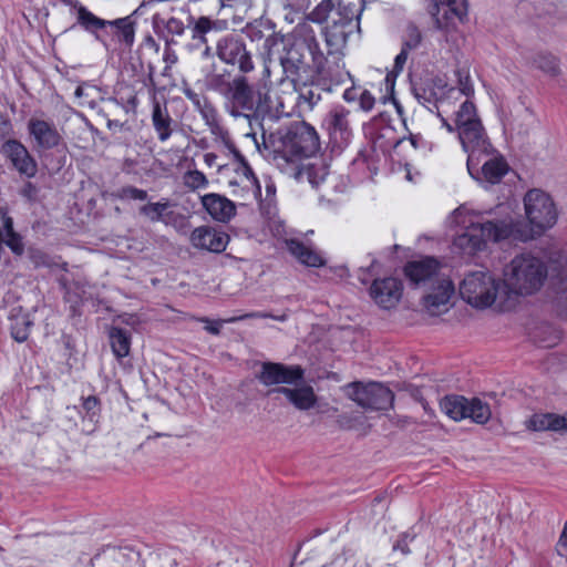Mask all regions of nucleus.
<instances>
[{
    "label": "nucleus",
    "mask_w": 567,
    "mask_h": 567,
    "mask_svg": "<svg viewBox=\"0 0 567 567\" xmlns=\"http://www.w3.org/2000/svg\"><path fill=\"white\" fill-rule=\"evenodd\" d=\"M207 90L224 100L225 110L235 118H265L271 114L270 90L266 83L250 82L248 75H234L228 71H217L213 64L205 73Z\"/></svg>",
    "instance_id": "obj_1"
},
{
    "label": "nucleus",
    "mask_w": 567,
    "mask_h": 567,
    "mask_svg": "<svg viewBox=\"0 0 567 567\" xmlns=\"http://www.w3.org/2000/svg\"><path fill=\"white\" fill-rule=\"evenodd\" d=\"M262 140L264 148L257 143L258 150L282 172L297 171L298 162L316 155L321 145L316 128L305 121L291 122L268 138L264 134Z\"/></svg>",
    "instance_id": "obj_2"
},
{
    "label": "nucleus",
    "mask_w": 567,
    "mask_h": 567,
    "mask_svg": "<svg viewBox=\"0 0 567 567\" xmlns=\"http://www.w3.org/2000/svg\"><path fill=\"white\" fill-rule=\"evenodd\" d=\"M547 287L555 296L567 290V255L549 237L546 245L534 243V293ZM557 312L567 319V295L557 297Z\"/></svg>",
    "instance_id": "obj_3"
},
{
    "label": "nucleus",
    "mask_w": 567,
    "mask_h": 567,
    "mask_svg": "<svg viewBox=\"0 0 567 567\" xmlns=\"http://www.w3.org/2000/svg\"><path fill=\"white\" fill-rule=\"evenodd\" d=\"M487 239L495 243H527L532 240V226L520 220H487L457 235L453 240V250L464 257H473L486 248Z\"/></svg>",
    "instance_id": "obj_4"
},
{
    "label": "nucleus",
    "mask_w": 567,
    "mask_h": 567,
    "mask_svg": "<svg viewBox=\"0 0 567 567\" xmlns=\"http://www.w3.org/2000/svg\"><path fill=\"white\" fill-rule=\"evenodd\" d=\"M27 130L42 164L49 171L59 172L65 164L68 145L54 123L31 117Z\"/></svg>",
    "instance_id": "obj_5"
},
{
    "label": "nucleus",
    "mask_w": 567,
    "mask_h": 567,
    "mask_svg": "<svg viewBox=\"0 0 567 567\" xmlns=\"http://www.w3.org/2000/svg\"><path fill=\"white\" fill-rule=\"evenodd\" d=\"M216 58L224 64L217 71L234 75H249L256 70V55L243 34L230 32L216 40Z\"/></svg>",
    "instance_id": "obj_6"
},
{
    "label": "nucleus",
    "mask_w": 567,
    "mask_h": 567,
    "mask_svg": "<svg viewBox=\"0 0 567 567\" xmlns=\"http://www.w3.org/2000/svg\"><path fill=\"white\" fill-rule=\"evenodd\" d=\"M501 281L503 311L513 310L520 297L532 295V251H525L504 268Z\"/></svg>",
    "instance_id": "obj_7"
},
{
    "label": "nucleus",
    "mask_w": 567,
    "mask_h": 567,
    "mask_svg": "<svg viewBox=\"0 0 567 567\" xmlns=\"http://www.w3.org/2000/svg\"><path fill=\"white\" fill-rule=\"evenodd\" d=\"M455 127L467 156H484L494 151L472 101L466 100L460 105L455 116Z\"/></svg>",
    "instance_id": "obj_8"
},
{
    "label": "nucleus",
    "mask_w": 567,
    "mask_h": 567,
    "mask_svg": "<svg viewBox=\"0 0 567 567\" xmlns=\"http://www.w3.org/2000/svg\"><path fill=\"white\" fill-rule=\"evenodd\" d=\"M306 52L311 55L312 65L315 58L321 52L315 31L307 23L297 27L293 41L288 47L285 45V54L279 58L286 78L292 82L299 79L301 70L307 66Z\"/></svg>",
    "instance_id": "obj_9"
},
{
    "label": "nucleus",
    "mask_w": 567,
    "mask_h": 567,
    "mask_svg": "<svg viewBox=\"0 0 567 567\" xmlns=\"http://www.w3.org/2000/svg\"><path fill=\"white\" fill-rule=\"evenodd\" d=\"M462 299L477 309H485L495 305L503 311L501 281L488 271H474L465 276L460 285Z\"/></svg>",
    "instance_id": "obj_10"
},
{
    "label": "nucleus",
    "mask_w": 567,
    "mask_h": 567,
    "mask_svg": "<svg viewBox=\"0 0 567 567\" xmlns=\"http://www.w3.org/2000/svg\"><path fill=\"white\" fill-rule=\"evenodd\" d=\"M351 111L342 104H333L323 115L321 128L328 136V145L334 154L342 153L354 137Z\"/></svg>",
    "instance_id": "obj_11"
},
{
    "label": "nucleus",
    "mask_w": 567,
    "mask_h": 567,
    "mask_svg": "<svg viewBox=\"0 0 567 567\" xmlns=\"http://www.w3.org/2000/svg\"><path fill=\"white\" fill-rule=\"evenodd\" d=\"M468 174L484 188L497 185L509 172V165L505 157L494 147L491 154L484 156H467Z\"/></svg>",
    "instance_id": "obj_12"
},
{
    "label": "nucleus",
    "mask_w": 567,
    "mask_h": 567,
    "mask_svg": "<svg viewBox=\"0 0 567 567\" xmlns=\"http://www.w3.org/2000/svg\"><path fill=\"white\" fill-rule=\"evenodd\" d=\"M440 406L454 421L468 417L477 424H484L491 417L489 405L477 398L470 400L463 395L450 394L441 400Z\"/></svg>",
    "instance_id": "obj_13"
},
{
    "label": "nucleus",
    "mask_w": 567,
    "mask_h": 567,
    "mask_svg": "<svg viewBox=\"0 0 567 567\" xmlns=\"http://www.w3.org/2000/svg\"><path fill=\"white\" fill-rule=\"evenodd\" d=\"M348 386L351 389L349 398L364 410L385 411L393 406L394 393L380 382L355 381Z\"/></svg>",
    "instance_id": "obj_14"
},
{
    "label": "nucleus",
    "mask_w": 567,
    "mask_h": 567,
    "mask_svg": "<svg viewBox=\"0 0 567 567\" xmlns=\"http://www.w3.org/2000/svg\"><path fill=\"white\" fill-rule=\"evenodd\" d=\"M187 28L190 31L192 39L197 44L204 45L200 53L203 60L216 58V45H209V35L223 33L229 30V21L213 16L188 17Z\"/></svg>",
    "instance_id": "obj_15"
},
{
    "label": "nucleus",
    "mask_w": 567,
    "mask_h": 567,
    "mask_svg": "<svg viewBox=\"0 0 567 567\" xmlns=\"http://www.w3.org/2000/svg\"><path fill=\"white\" fill-rule=\"evenodd\" d=\"M312 76L324 93H332L347 79L352 80L351 73L346 70L344 61L327 56L322 50L315 58Z\"/></svg>",
    "instance_id": "obj_16"
},
{
    "label": "nucleus",
    "mask_w": 567,
    "mask_h": 567,
    "mask_svg": "<svg viewBox=\"0 0 567 567\" xmlns=\"http://www.w3.org/2000/svg\"><path fill=\"white\" fill-rule=\"evenodd\" d=\"M559 209L550 194L534 188V241L558 221Z\"/></svg>",
    "instance_id": "obj_17"
},
{
    "label": "nucleus",
    "mask_w": 567,
    "mask_h": 567,
    "mask_svg": "<svg viewBox=\"0 0 567 567\" xmlns=\"http://www.w3.org/2000/svg\"><path fill=\"white\" fill-rule=\"evenodd\" d=\"M354 28L352 18H342L334 20L332 24L324 28L323 35L327 48L324 55L331 56L337 60L344 59V49L348 43V39Z\"/></svg>",
    "instance_id": "obj_18"
},
{
    "label": "nucleus",
    "mask_w": 567,
    "mask_h": 567,
    "mask_svg": "<svg viewBox=\"0 0 567 567\" xmlns=\"http://www.w3.org/2000/svg\"><path fill=\"white\" fill-rule=\"evenodd\" d=\"M0 152L21 176L33 178L37 175L38 163L19 140H7L1 145Z\"/></svg>",
    "instance_id": "obj_19"
},
{
    "label": "nucleus",
    "mask_w": 567,
    "mask_h": 567,
    "mask_svg": "<svg viewBox=\"0 0 567 567\" xmlns=\"http://www.w3.org/2000/svg\"><path fill=\"white\" fill-rule=\"evenodd\" d=\"M189 240L196 249L220 254L226 249L229 236L212 226H199L192 231Z\"/></svg>",
    "instance_id": "obj_20"
},
{
    "label": "nucleus",
    "mask_w": 567,
    "mask_h": 567,
    "mask_svg": "<svg viewBox=\"0 0 567 567\" xmlns=\"http://www.w3.org/2000/svg\"><path fill=\"white\" fill-rule=\"evenodd\" d=\"M402 281L395 277L375 279L370 287L371 298L382 308L390 309L401 299Z\"/></svg>",
    "instance_id": "obj_21"
},
{
    "label": "nucleus",
    "mask_w": 567,
    "mask_h": 567,
    "mask_svg": "<svg viewBox=\"0 0 567 567\" xmlns=\"http://www.w3.org/2000/svg\"><path fill=\"white\" fill-rule=\"evenodd\" d=\"M427 10L440 30L446 29L453 18L466 14V0H429Z\"/></svg>",
    "instance_id": "obj_22"
},
{
    "label": "nucleus",
    "mask_w": 567,
    "mask_h": 567,
    "mask_svg": "<svg viewBox=\"0 0 567 567\" xmlns=\"http://www.w3.org/2000/svg\"><path fill=\"white\" fill-rule=\"evenodd\" d=\"M267 394H282L290 404L300 411L313 409L318 401L313 388L305 382L292 388L276 386L270 389Z\"/></svg>",
    "instance_id": "obj_23"
},
{
    "label": "nucleus",
    "mask_w": 567,
    "mask_h": 567,
    "mask_svg": "<svg viewBox=\"0 0 567 567\" xmlns=\"http://www.w3.org/2000/svg\"><path fill=\"white\" fill-rule=\"evenodd\" d=\"M439 269L440 262L434 257H424L421 260L409 261L404 266V275L411 286L419 287L433 282Z\"/></svg>",
    "instance_id": "obj_24"
},
{
    "label": "nucleus",
    "mask_w": 567,
    "mask_h": 567,
    "mask_svg": "<svg viewBox=\"0 0 567 567\" xmlns=\"http://www.w3.org/2000/svg\"><path fill=\"white\" fill-rule=\"evenodd\" d=\"M435 281L437 285L433 291L423 297V306L432 316L447 310V303L455 291L450 279H435Z\"/></svg>",
    "instance_id": "obj_25"
},
{
    "label": "nucleus",
    "mask_w": 567,
    "mask_h": 567,
    "mask_svg": "<svg viewBox=\"0 0 567 567\" xmlns=\"http://www.w3.org/2000/svg\"><path fill=\"white\" fill-rule=\"evenodd\" d=\"M453 91L454 87L449 86L446 79L440 75L430 79L423 85L413 87L414 96L423 104H436Z\"/></svg>",
    "instance_id": "obj_26"
},
{
    "label": "nucleus",
    "mask_w": 567,
    "mask_h": 567,
    "mask_svg": "<svg viewBox=\"0 0 567 567\" xmlns=\"http://www.w3.org/2000/svg\"><path fill=\"white\" fill-rule=\"evenodd\" d=\"M202 205L217 221L227 223L236 215L234 202L220 194L209 193L202 196Z\"/></svg>",
    "instance_id": "obj_27"
},
{
    "label": "nucleus",
    "mask_w": 567,
    "mask_h": 567,
    "mask_svg": "<svg viewBox=\"0 0 567 567\" xmlns=\"http://www.w3.org/2000/svg\"><path fill=\"white\" fill-rule=\"evenodd\" d=\"M152 125L161 142H166L174 132L175 122L172 118L166 102L161 103L155 96L152 103Z\"/></svg>",
    "instance_id": "obj_28"
},
{
    "label": "nucleus",
    "mask_w": 567,
    "mask_h": 567,
    "mask_svg": "<svg viewBox=\"0 0 567 567\" xmlns=\"http://www.w3.org/2000/svg\"><path fill=\"white\" fill-rule=\"evenodd\" d=\"M8 320L12 339L19 343L27 341L33 327L30 313L24 312L21 306L13 307L9 312Z\"/></svg>",
    "instance_id": "obj_29"
},
{
    "label": "nucleus",
    "mask_w": 567,
    "mask_h": 567,
    "mask_svg": "<svg viewBox=\"0 0 567 567\" xmlns=\"http://www.w3.org/2000/svg\"><path fill=\"white\" fill-rule=\"evenodd\" d=\"M351 86L347 87L342 93V99L346 103L352 104L358 102V109L364 113H369L373 110L375 105V97L373 94L367 90L357 85L354 79L352 78Z\"/></svg>",
    "instance_id": "obj_30"
},
{
    "label": "nucleus",
    "mask_w": 567,
    "mask_h": 567,
    "mask_svg": "<svg viewBox=\"0 0 567 567\" xmlns=\"http://www.w3.org/2000/svg\"><path fill=\"white\" fill-rule=\"evenodd\" d=\"M171 204L168 199L163 198L157 203H148L140 207V215L146 217L152 223L162 221L164 224H169V221L174 217V212L168 210Z\"/></svg>",
    "instance_id": "obj_31"
},
{
    "label": "nucleus",
    "mask_w": 567,
    "mask_h": 567,
    "mask_svg": "<svg viewBox=\"0 0 567 567\" xmlns=\"http://www.w3.org/2000/svg\"><path fill=\"white\" fill-rule=\"evenodd\" d=\"M131 331L121 327H111L109 339L113 354L121 360L130 354L131 351Z\"/></svg>",
    "instance_id": "obj_32"
},
{
    "label": "nucleus",
    "mask_w": 567,
    "mask_h": 567,
    "mask_svg": "<svg viewBox=\"0 0 567 567\" xmlns=\"http://www.w3.org/2000/svg\"><path fill=\"white\" fill-rule=\"evenodd\" d=\"M250 318H271V319L282 322L286 320L287 317H286V315L274 316L268 312L256 311V312H248V313L241 315L239 317H233V318L225 319V320H210L205 317V318H202L200 321L206 323L205 330L208 333L218 336L220 333V329H221V326L224 322L231 323V322L250 319Z\"/></svg>",
    "instance_id": "obj_33"
},
{
    "label": "nucleus",
    "mask_w": 567,
    "mask_h": 567,
    "mask_svg": "<svg viewBox=\"0 0 567 567\" xmlns=\"http://www.w3.org/2000/svg\"><path fill=\"white\" fill-rule=\"evenodd\" d=\"M290 252L303 265L309 267H321L324 259L317 251L307 247L302 241L291 239L288 243Z\"/></svg>",
    "instance_id": "obj_34"
},
{
    "label": "nucleus",
    "mask_w": 567,
    "mask_h": 567,
    "mask_svg": "<svg viewBox=\"0 0 567 567\" xmlns=\"http://www.w3.org/2000/svg\"><path fill=\"white\" fill-rule=\"evenodd\" d=\"M80 414L84 423L92 424V429L87 433H93L101 417V400L96 395L82 396Z\"/></svg>",
    "instance_id": "obj_35"
},
{
    "label": "nucleus",
    "mask_w": 567,
    "mask_h": 567,
    "mask_svg": "<svg viewBox=\"0 0 567 567\" xmlns=\"http://www.w3.org/2000/svg\"><path fill=\"white\" fill-rule=\"evenodd\" d=\"M546 430L567 432V417L553 413L534 414V431Z\"/></svg>",
    "instance_id": "obj_36"
},
{
    "label": "nucleus",
    "mask_w": 567,
    "mask_h": 567,
    "mask_svg": "<svg viewBox=\"0 0 567 567\" xmlns=\"http://www.w3.org/2000/svg\"><path fill=\"white\" fill-rule=\"evenodd\" d=\"M322 92L321 86L317 85V80L311 76L310 83H303L298 90V103L307 104L312 110L321 100Z\"/></svg>",
    "instance_id": "obj_37"
},
{
    "label": "nucleus",
    "mask_w": 567,
    "mask_h": 567,
    "mask_svg": "<svg viewBox=\"0 0 567 567\" xmlns=\"http://www.w3.org/2000/svg\"><path fill=\"white\" fill-rule=\"evenodd\" d=\"M29 259L34 268H55L61 267L63 270H68V262L61 261L60 257L51 256L39 248H31L29 250Z\"/></svg>",
    "instance_id": "obj_38"
},
{
    "label": "nucleus",
    "mask_w": 567,
    "mask_h": 567,
    "mask_svg": "<svg viewBox=\"0 0 567 567\" xmlns=\"http://www.w3.org/2000/svg\"><path fill=\"white\" fill-rule=\"evenodd\" d=\"M60 284L64 291L63 299L66 303L70 305V311L72 316L80 315V306L83 303V287L79 282L66 285L64 280H61Z\"/></svg>",
    "instance_id": "obj_39"
},
{
    "label": "nucleus",
    "mask_w": 567,
    "mask_h": 567,
    "mask_svg": "<svg viewBox=\"0 0 567 567\" xmlns=\"http://www.w3.org/2000/svg\"><path fill=\"white\" fill-rule=\"evenodd\" d=\"M153 24L156 33H158L157 30L161 28V25H163L164 30L162 31V33L164 39L166 37L174 39L175 35L179 37L183 35L185 32V24L183 23L182 20L177 18H171L167 21H165L158 14H155L153 17Z\"/></svg>",
    "instance_id": "obj_40"
},
{
    "label": "nucleus",
    "mask_w": 567,
    "mask_h": 567,
    "mask_svg": "<svg viewBox=\"0 0 567 567\" xmlns=\"http://www.w3.org/2000/svg\"><path fill=\"white\" fill-rule=\"evenodd\" d=\"M257 379L265 386L280 385V362H262Z\"/></svg>",
    "instance_id": "obj_41"
},
{
    "label": "nucleus",
    "mask_w": 567,
    "mask_h": 567,
    "mask_svg": "<svg viewBox=\"0 0 567 567\" xmlns=\"http://www.w3.org/2000/svg\"><path fill=\"white\" fill-rule=\"evenodd\" d=\"M305 369L299 364L280 363V384L299 385L305 381Z\"/></svg>",
    "instance_id": "obj_42"
},
{
    "label": "nucleus",
    "mask_w": 567,
    "mask_h": 567,
    "mask_svg": "<svg viewBox=\"0 0 567 567\" xmlns=\"http://www.w3.org/2000/svg\"><path fill=\"white\" fill-rule=\"evenodd\" d=\"M559 339L557 331L550 324H540L534 328V343L543 348L554 347Z\"/></svg>",
    "instance_id": "obj_43"
},
{
    "label": "nucleus",
    "mask_w": 567,
    "mask_h": 567,
    "mask_svg": "<svg viewBox=\"0 0 567 567\" xmlns=\"http://www.w3.org/2000/svg\"><path fill=\"white\" fill-rule=\"evenodd\" d=\"M409 52V50L402 47L400 53L395 56L392 71H390L384 78L386 91H391L393 93L396 76L402 72L404 64L406 63Z\"/></svg>",
    "instance_id": "obj_44"
},
{
    "label": "nucleus",
    "mask_w": 567,
    "mask_h": 567,
    "mask_svg": "<svg viewBox=\"0 0 567 567\" xmlns=\"http://www.w3.org/2000/svg\"><path fill=\"white\" fill-rule=\"evenodd\" d=\"M78 21L79 23L87 31H95L104 28L106 24H110V21H105L96 16H94L86 8L81 7L78 11Z\"/></svg>",
    "instance_id": "obj_45"
},
{
    "label": "nucleus",
    "mask_w": 567,
    "mask_h": 567,
    "mask_svg": "<svg viewBox=\"0 0 567 567\" xmlns=\"http://www.w3.org/2000/svg\"><path fill=\"white\" fill-rule=\"evenodd\" d=\"M199 114L204 120L205 124L209 127L212 134H223V127L219 124L217 109L213 105L210 101L207 104H204L203 110H200Z\"/></svg>",
    "instance_id": "obj_46"
},
{
    "label": "nucleus",
    "mask_w": 567,
    "mask_h": 567,
    "mask_svg": "<svg viewBox=\"0 0 567 567\" xmlns=\"http://www.w3.org/2000/svg\"><path fill=\"white\" fill-rule=\"evenodd\" d=\"M110 24L117 30V35L126 45H132L135 38L134 23L130 21V17L116 19Z\"/></svg>",
    "instance_id": "obj_47"
},
{
    "label": "nucleus",
    "mask_w": 567,
    "mask_h": 567,
    "mask_svg": "<svg viewBox=\"0 0 567 567\" xmlns=\"http://www.w3.org/2000/svg\"><path fill=\"white\" fill-rule=\"evenodd\" d=\"M297 174H305L307 176L308 182L313 186L318 187L321 183L324 182L328 172L323 165L317 166L313 164L308 165L303 171H300V167L295 171Z\"/></svg>",
    "instance_id": "obj_48"
},
{
    "label": "nucleus",
    "mask_w": 567,
    "mask_h": 567,
    "mask_svg": "<svg viewBox=\"0 0 567 567\" xmlns=\"http://www.w3.org/2000/svg\"><path fill=\"white\" fill-rule=\"evenodd\" d=\"M417 533L415 530V526L409 528L408 530L401 533L398 536V539L394 542L392 549L394 551L399 550L402 553V555L408 556L411 554V549L409 545L414 542L416 538Z\"/></svg>",
    "instance_id": "obj_49"
},
{
    "label": "nucleus",
    "mask_w": 567,
    "mask_h": 567,
    "mask_svg": "<svg viewBox=\"0 0 567 567\" xmlns=\"http://www.w3.org/2000/svg\"><path fill=\"white\" fill-rule=\"evenodd\" d=\"M114 196L121 200H146L148 194L146 190L132 185L123 186L116 190Z\"/></svg>",
    "instance_id": "obj_50"
},
{
    "label": "nucleus",
    "mask_w": 567,
    "mask_h": 567,
    "mask_svg": "<svg viewBox=\"0 0 567 567\" xmlns=\"http://www.w3.org/2000/svg\"><path fill=\"white\" fill-rule=\"evenodd\" d=\"M534 63H537V68L549 75H556L559 71L557 60L551 54H538Z\"/></svg>",
    "instance_id": "obj_51"
},
{
    "label": "nucleus",
    "mask_w": 567,
    "mask_h": 567,
    "mask_svg": "<svg viewBox=\"0 0 567 567\" xmlns=\"http://www.w3.org/2000/svg\"><path fill=\"white\" fill-rule=\"evenodd\" d=\"M333 8L331 0H322L309 14L308 19L312 22L322 23L328 19Z\"/></svg>",
    "instance_id": "obj_52"
},
{
    "label": "nucleus",
    "mask_w": 567,
    "mask_h": 567,
    "mask_svg": "<svg viewBox=\"0 0 567 567\" xmlns=\"http://www.w3.org/2000/svg\"><path fill=\"white\" fill-rule=\"evenodd\" d=\"M455 75L457 78L460 92L467 97L472 96L474 94V86L468 71L464 69H456Z\"/></svg>",
    "instance_id": "obj_53"
},
{
    "label": "nucleus",
    "mask_w": 567,
    "mask_h": 567,
    "mask_svg": "<svg viewBox=\"0 0 567 567\" xmlns=\"http://www.w3.org/2000/svg\"><path fill=\"white\" fill-rule=\"evenodd\" d=\"M237 173H241L248 182H250L252 188H254V196L255 198L260 199L261 198V185L259 183L258 177L256 176L255 172L252 171L249 163H245L243 167L237 168Z\"/></svg>",
    "instance_id": "obj_54"
},
{
    "label": "nucleus",
    "mask_w": 567,
    "mask_h": 567,
    "mask_svg": "<svg viewBox=\"0 0 567 567\" xmlns=\"http://www.w3.org/2000/svg\"><path fill=\"white\" fill-rule=\"evenodd\" d=\"M422 41V35L419 28L411 23L406 29V39L403 41L402 47L409 51L416 49Z\"/></svg>",
    "instance_id": "obj_55"
},
{
    "label": "nucleus",
    "mask_w": 567,
    "mask_h": 567,
    "mask_svg": "<svg viewBox=\"0 0 567 567\" xmlns=\"http://www.w3.org/2000/svg\"><path fill=\"white\" fill-rule=\"evenodd\" d=\"M186 184L193 188L198 189L208 185V179L200 171L194 169L186 173Z\"/></svg>",
    "instance_id": "obj_56"
},
{
    "label": "nucleus",
    "mask_w": 567,
    "mask_h": 567,
    "mask_svg": "<svg viewBox=\"0 0 567 567\" xmlns=\"http://www.w3.org/2000/svg\"><path fill=\"white\" fill-rule=\"evenodd\" d=\"M3 243L17 256H21L24 252L22 237L18 233H10L7 239H3Z\"/></svg>",
    "instance_id": "obj_57"
},
{
    "label": "nucleus",
    "mask_w": 567,
    "mask_h": 567,
    "mask_svg": "<svg viewBox=\"0 0 567 567\" xmlns=\"http://www.w3.org/2000/svg\"><path fill=\"white\" fill-rule=\"evenodd\" d=\"M243 33H245L251 42L259 41L265 38L262 30L255 23H247L243 29Z\"/></svg>",
    "instance_id": "obj_58"
},
{
    "label": "nucleus",
    "mask_w": 567,
    "mask_h": 567,
    "mask_svg": "<svg viewBox=\"0 0 567 567\" xmlns=\"http://www.w3.org/2000/svg\"><path fill=\"white\" fill-rule=\"evenodd\" d=\"M556 550L559 556L567 558V520L564 523L561 534L556 545Z\"/></svg>",
    "instance_id": "obj_59"
},
{
    "label": "nucleus",
    "mask_w": 567,
    "mask_h": 567,
    "mask_svg": "<svg viewBox=\"0 0 567 567\" xmlns=\"http://www.w3.org/2000/svg\"><path fill=\"white\" fill-rule=\"evenodd\" d=\"M165 43H166V48H165V53H164V60L166 62L175 63L177 61V56H176L175 52L171 51L169 47L172 44H176V42L173 38L166 37Z\"/></svg>",
    "instance_id": "obj_60"
},
{
    "label": "nucleus",
    "mask_w": 567,
    "mask_h": 567,
    "mask_svg": "<svg viewBox=\"0 0 567 567\" xmlns=\"http://www.w3.org/2000/svg\"><path fill=\"white\" fill-rule=\"evenodd\" d=\"M524 208L526 218L532 224V189H527L524 195Z\"/></svg>",
    "instance_id": "obj_61"
},
{
    "label": "nucleus",
    "mask_w": 567,
    "mask_h": 567,
    "mask_svg": "<svg viewBox=\"0 0 567 567\" xmlns=\"http://www.w3.org/2000/svg\"><path fill=\"white\" fill-rule=\"evenodd\" d=\"M227 146L230 150V152L233 153L235 161L239 164L238 167H243L245 163H248L246 157L240 153V151L233 143H230V142L227 143Z\"/></svg>",
    "instance_id": "obj_62"
},
{
    "label": "nucleus",
    "mask_w": 567,
    "mask_h": 567,
    "mask_svg": "<svg viewBox=\"0 0 567 567\" xmlns=\"http://www.w3.org/2000/svg\"><path fill=\"white\" fill-rule=\"evenodd\" d=\"M388 92L390 93V95L389 96H386V95L382 96L381 97L382 103L385 104L389 100H391L393 105H394V107H395V110H396V112H398V114L400 116H403V113H404L403 107H402L401 103L395 99L394 92L393 93L391 91H388Z\"/></svg>",
    "instance_id": "obj_63"
},
{
    "label": "nucleus",
    "mask_w": 567,
    "mask_h": 567,
    "mask_svg": "<svg viewBox=\"0 0 567 567\" xmlns=\"http://www.w3.org/2000/svg\"><path fill=\"white\" fill-rule=\"evenodd\" d=\"M183 91V94L185 95V97L190 101L192 103L194 102H199L200 101V97H203L204 95L200 94V93H197L195 92L192 87L189 86H185L182 89Z\"/></svg>",
    "instance_id": "obj_64"
}]
</instances>
